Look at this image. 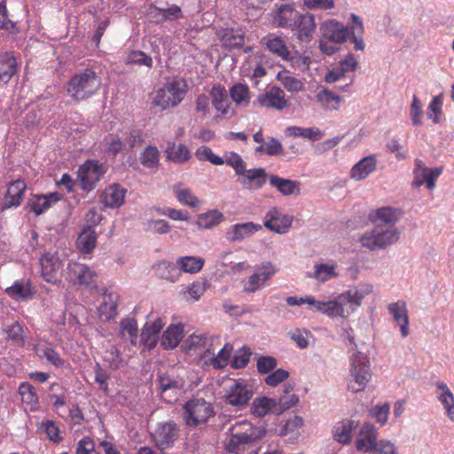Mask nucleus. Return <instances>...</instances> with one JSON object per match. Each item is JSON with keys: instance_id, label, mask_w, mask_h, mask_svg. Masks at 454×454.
I'll list each match as a JSON object with an SVG mask.
<instances>
[{"instance_id": "obj_11", "label": "nucleus", "mask_w": 454, "mask_h": 454, "mask_svg": "<svg viewBox=\"0 0 454 454\" xmlns=\"http://www.w3.org/2000/svg\"><path fill=\"white\" fill-rule=\"evenodd\" d=\"M241 424L249 427V432L247 430L243 433L232 434L229 442L226 445V450L229 453H238L241 445L252 443L258 439L262 438L266 434L265 428L254 427L250 423L243 421Z\"/></svg>"}, {"instance_id": "obj_6", "label": "nucleus", "mask_w": 454, "mask_h": 454, "mask_svg": "<svg viewBox=\"0 0 454 454\" xmlns=\"http://www.w3.org/2000/svg\"><path fill=\"white\" fill-rule=\"evenodd\" d=\"M107 171V167L98 160H86L78 168L77 178L84 192L94 190Z\"/></svg>"}, {"instance_id": "obj_18", "label": "nucleus", "mask_w": 454, "mask_h": 454, "mask_svg": "<svg viewBox=\"0 0 454 454\" xmlns=\"http://www.w3.org/2000/svg\"><path fill=\"white\" fill-rule=\"evenodd\" d=\"M26 189L27 184L24 180L17 179L12 182L8 186L6 194L1 205V210L4 211L12 207L20 206L23 200Z\"/></svg>"}, {"instance_id": "obj_45", "label": "nucleus", "mask_w": 454, "mask_h": 454, "mask_svg": "<svg viewBox=\"0 0 454 454\" xmlns=\"http://www.w3.org/2000/svg\"><path fill=\"white\" fill-rule=\"evenodd\" d=\"M264 40H266L265 44L270 51L281 57L283 59H288L290 51L284 40L278 36L268 37L264 38Z\"/></svg>"}, {"instance_id": "obj_25", "label": "nucleus", "mask_w": 454, "mask_h": 454, "mask_svg": "<svg viewBox=\"0 0 454 454\" xmlns=\"http://www.w3.org/2000/svg\"><path fill=\"white\" fill-rule=\"evenodd\" d=\"M299 12L292 4H281L273 16V23L278 27L292 28L295 25Z\"/></svg>"}, {"instance_id": "obj_47", "label": "nucleus", "mask_w": 454, "mask_h": 454, "mask_svg": "<svg viewBox=\"0 0 454 454\" xmlns=\"http://www.w3.org/2000/svg\"><path fill=\"white\" fill-rule=\"evenodd\" d=\"M289 134L296 137L309 138L317 141L322 137V132L318 128H301L293 126L288 128Z\"/></svg>"}, {"instance_id": "obj_15", "label": "nucleus", "mask_w": 454, "mask_h": 454, "mask_svg": "<svg viewBox=\"0 0 454 454\" xmlns=\"http://www.w3.org/2000/svg\"><path fill=\"white\" fill-rule=\"evenodd\" d=\"M378 430L376 427L369 422H365L360 427L355 446L359 452H369L377 443Z\"/></svg>"}, {"instance_id": "obj_64", "label": "nucleus", "mask_w": 454, "mask_h": 454, "mask_svg": "<svg viewBox=\"0 0 454 454\" xmlns=\"http://www.w3.org/2000/svg\"><path fill=\"white\" fill-rule=\"evenodd\" d=\"M75 454H99L95 450V442L90 436L82 437L77 443Z\"/></svg>"}, {"instance_id": "obj_56", "label": "nucleus", "mask_w": 454, "mask_h": 454, "mask_svg": "<svg viewBox=\"0 0 454 454\" xmlns=\"http://www.w3.org/2000/svg\"><path fill=\"white\" fill-rule=\"evenodd\" d=\"M175 194L177 200L183 205L196 207L200 203L199 199L190 189H175Z\"/></svg>"}, {"instance_id": "obj_4", "label": "nucleus", "mask_w": 454, "mask_h": 454, "mask_svg": "<svg viewBox=\"0 0 454 454\" xmlns=\"http://www.w3.org/2000/svg\"><path fill=\"white\" fill-rule=\"evenodd\" d=\"M215 415L214 407L203 398H195L187 401L183 406V419L189 427H197L207 422Z\"/></svg>"}, {"instance_id": "obj_42", "label": "nucleus", "mask_w": 454, "mask_h": 454, "mask_svg": "<svg viewBox=\"0 0 454 454\" xmlns=\"http://www.w3.org/2000/svg\"><path fill=\"white\" fill-rule=\"evenodd\" d=\"M211 96L214 107L222 114H226L229 106L226 90L221 86H214L211 90Z\"/></svg>"}, {"instance_id": "obj_19", "label": "nucleus", "mask_w": 454, "mask_h": 454, "mask_svg": "<svg viewBox=\"0 0 454 454\" xmlns=\"http://www.w3.org/2000/svg\"><path fill=\"white\" fill-rule=\"evenodd\" d=\"M238 181L247 189L259 190L267 182V173L263 168H255L245 170L243 174L239 175Z\"/></svg>"}, {"instance_id": "obj_39", "label": "nucleus", "mask_w": 454, "mask_h": 454, "mask_svg": "<svg viewBox=\"0 0 454 454\" xmlns=\"http://www.w3.org/2000/svg\"><path fill=\"white\" fill-rule=\"evenodd\" d=\"M224 220V215L218 209H211L206 213L200 214L196 224L200 229H212Z\"/></svg>"}, {"instance_id": "obj_54", "label": "nucleus", "mask_w": 454, "mask_h": 454, "mask_svg": "<svg viewBox=\"0 0 454 454\" xmlns=\"http://www.w3.org/2000/svg\"><path fill=\"white\" fill-rule=\"evenodd\" d=\"M38 429L43 431L49 440L53 442L59 443L62 441V437L59 435V428L52 420L46 419L42 421Z\"/></svg>"}, {"instance_id": "obj_9", "label": "nucleus", "mask_w": 454, "mask_h": 454, "mask_svg": "<svg viewBox=\"0 0 454 454\" xmlns=\"http://www.w3.org/2000/svg\"><path fill=\"white\" fill-rule=\"evenodd\" d=\"M442 171V167L428 168L421 160L416 159L414 160L413 168L414 180L411 185L412 187L418 188L426 184L427 189L433 190L435 187L436 179L441 176Z\"/></svg>"}, {"instance_id": "obj_50", "label": "nucleus", "mask_w": 454, "mask_h": 454, "mask_svg": "<svg viewBox=\"0 0 454 454\" xmlns=\"http://www.w3.org/2000/svg\"><path fill=\"white\" fill-rule=\"evenodd\" d=\"M0 30H5L10 34H17L19 29L16 23L8 18V12L5 1L0 2Z\"/></svg>"}, {"instance_id": "obj_57", "label": "nucleus", "mask_w": 454, "mask_h": 454, "mask_svg": "<svg viewBox=\"0 0 454 454\" xmlns=\"http://www.w3.org/2000/svg\"><path fill=\"white\" fill-rule=\"evenodd\" d=\"M442 95L434 97L427 106V116L429 119H432L433 122L435 124L441 121L440 115L442 114Z\"/></svg>"}, {"instance_id": "obj_7", "label": "nucleus", "mask_w": 454, "mask_h": 454, "mask_svg": "<svg viewBox=\"0 0 454 454\" xmlns=\"http://www.w3.org/2000/svg\"><path fill=\"white\" fill-rule=\"evenodd\" d=\"M180 431L179 425L172 419L159 422L152 434V439L157 449L163 451L175 445L180 436Z\"/></svg>"}, {"instance_id": "obj_13", "label": "nucleus", "mask_w": 454, "mask_h": 454, "mask_svg": "<svg viewBox=\"0 0 454 454\" xmlns=\"http://www.w3.org/2000/svg\"><path fill=\"white\" fill-rule=\"evenodd\" d=\"M323 38L335 43H342L351 37V31L341 22L336 20H328L320 26Z\"/></svg>"}, {"instance_id": "obj_43", "label": "nucleus", "mask_w": 454, "mask_h": 454, "mask_svg": "<svg viewBox=\"0 0 454 454\" xmlns=\"http://www.w3.org/2000/svg\"><path fill=\"white\" fill-rule=\"evenodd\" d=\"M160 152L156 146L148 145L140 153V163L147 168H155L160 163Z\"/></svg>"}, {"instance_id": "obj_44", "label": "nucleus", "mask_w": 454, "mask_h": 454, "mask_svg": "<svg viewBox=\"0 0 454 454\" xmlns=\"http://www.w3.org/2000/svg\"><path fill=\"white\" fill-rule=\"evenodd\" d=\"M118 134L121 140L125 141V147L129 146L130 150L139 146L144 142L143 134L140 129H124Z\"/></svg>"}, {"instance_id": "obj_53", "label": "nucleus", "mask_w": 454, "mask_h": 454, "mask_svg": "<svg viewBox=\"0 0 454 454\" xmlns=\"http://www.w3.org/2000/svg\"><path fill=\"white\" fill-rule=\"evenodd\" d=\"M195 155L199 160H207L216 166H220L224 163V160L222 157L214 154L212 149L207 146L199 147L195 152Z\"/></svg>"}, {"instance_id": "obj_8", "label": "nucleus", "mask_w": 454, "mask_h": 454, "mask_svg": "<svg viewBox=\"0 0 454 454\" xmlns=\"http://www.w3.org/2000/svg\"><path fill=\"white\" fill-rule=\"evenodd\" d=\"M253 395L252 385L242 380H234L223 398L226 404L235 407L237 411H242L248 405Z\"/></svg>"}, {"instance_id": "obj_46", "label": "nucleus", "mask_w": 454, "mask_h": 454, "mask_svg": "<svg viewBox=\"0 0 454 454\" xmlns=\"http://www.w3.org/2000/svg\"><path fill=\"white\" fill-rule=\"evenodd\" d=\"M278 80L281 82L286 90L290 92H299L303 90V82L289 74L288 71H281L277 75Z\"/></svg>"}, {"instance_id": "obj_5", "label": "nucleus", "mask_w": 454, "mask_h": 454, "mask_svg": "<svg viewBox=\"0 0 454 454\" xmlns=\"http://www.w3.org/2000/svg\"><path fill=\"white\" fill-rule=\"evenodd\" d=\"M350 365V375L354 380L348 382V388L353 393L361 392L372 377L369 359L365 354L357 351L351 356Z\"/></svg>"}, {"instance_id": "obj_38", "label": "nucleus", "mask_w": 454, "mask_h": 454, "mask_svg": "<svg viewBox=\"0 0 454 454\" xmlns=\"http://www.w3.org/2000/svg\"><path fill=\"white\" fill-rule=\"evenodd\" d=\"M137 323L133 317H126L120 322V336L123 340H129L130 344L137 346Z\"/></svg>"}, {"instance_id": "obj_37", "label": "nucleus", "mask_w": 454, "mask_h": 454, "mask_svg": "<svg viewBox=\"0 0 454 454\" xmlns=\"http://www.w3.org/2000/svg\"><path fill=\"white\" fill-rule=\"evenodd\" d=\"M17 72V61L15 57L5 52L0 56V82L7 83Z\"/></svg>"}, {"instance_id": "obj_31", "label": "nucleus", "mask_w": 454, "mask_h": 454, "mask_svg": "<svg viewBox=\"0 0 454 454\" xmlns=\"http://www.w3.org/2000/svg\"><path fill=\"white\" fill-rule=\"evenodd\" d=\"M269 183L285 196L300 193L301 184L297 180L286 179L276 175H271L269 178Z\"/></svg>"}, {"instance_id": "obj_24", "label": "nucleus", "mask_w": 454, "mask_h": 454, "mask_svg": "<svg viewBox=\"0 0 454 454\" xmlns=\"http://www.w3.org/2000/svg\"><path fill=\"white\" fill-rule=\"evenodd\" d=\"M358 427V421L343 419L337 422L333 429V439L342 444H349L352 442L354 432Z\"/></svg>"}, {"instance_id": "obj_28", "label": "nucleus", "mask_w": 454, "mask_h": 454, "mask_svg": "<svg viewBox=\"0 0 454 454\" xmlns=\"http://www.w3.org/2000/svg\"><path fill=\"white\" fill-rule=\"evenodd\" d=\"M97 240L98 235L94 228L91 225H86L79 233L76 240V246L82 254H88L94 250Z\"/></svg>"}, {"instance_id": "obj_33", "label": "nucleus", "mask_w": 454, "mask_h": 454, "mask_svg": "<svg viewBox=\"0 0 454 454\" xmlns=\"http://www.w3.org/2000/svg\"><path fill=\"white\" fill-rule=\"evenodd\" d=\"M250 411L257 418H262L270 412L277 414V399L267 396L257 397L253 401Z\"/></svg>"}, {"instance_id": "obj_55", "label": "nucleus", "mask_w": 454, "mask_h": 454, "mask_svg": "<svg viewBox=\"0 0 454 454\" xmlns=\"http://www.w3.org/2000/svg\"><path fill=\"white\" fill-rule=\"evenodd\" d=\"M317 305V311L326 314L329 317H338L343 314V308L338 301H320Z\"/></svg>"}, {"instance_id": "obj_58", "label": "nucleus", "mask_w": 454, "mask_h": 454, "mask_svg": "<svg viewBox=\"0 0 454 454\" xmlns=\"http://www.w3.org/2000/svg\"><path fill=\"white\" fill-rule=\"evenodd\" d=\"M390 405L387 403L377 404L369 410V415L380 424L384 425L388 419Z\"/></svg>"}, {"instance_id": "obj_26", "label": "nucleus", "mask_w": 454, "mask_h": 454, "mask_svg": "<svg viewBox=\"0 0 454 454\" xmlns=\"http://www.w3.org/2000/svg\"><path fill=\"white\" fill-rule=\"evenodd\" d=\"M34 351L41 361H45L56 368L65 365V359L48 343H37L34 346Z\"/></svg>"}, {"instance_id": "obj_51", "label": "nucleus", "mask_w": 454, "mask_h": 454, "mask_svg": "<svg viewBox=\"0 0 454 454\" xmlns=\"http://www.w3.org/2000/svg\"><path fill=\"white\" fill-rule=\"evenodd\" d=\"M303 424V419L301 416L294 415L293 418L287 419L284 424L280 425L278 434L280 436H286L288 434L294 433L302 427Z\"/></svg>"}, {"instance_id": "obj_60", "label": "nucleus", "mask_w": 454, "mask_h": 454, "mask_svg": "<svg viewBox=\"0 0 454 454\" xmlns=\"http://www.w3.org/2000/svg\"><path fill=\"white\" fill-rule=\"evenodd\" d=\"M371 286H366L364 289H359L356 286H353L346 291L344 295L348 302L360 305L364 296L371 293Z\"/></svg>"}, {"instance_id": "obj_36", "label": "nucleus", "mask_w": 454, "mask_h": 454, "mask_svg": "<svg viewBox=\"0 0 454 454\" xmlns=\"http://www.w3.org/2000/svg\"><path fill=\"white\" fill-rule=\"evenodd\" d=\"M153 269L158 278L171 283L176 282L181 276L176 263L175 264L168 261H161L155 263Z\"/></svg>"}, {"instance_id": "obj_16", "label": "nucleus", "mask_w": 454, "mask_h": 454, "mask_svg": "<svg viewBox=\"0 0 454 454\" xmlns=\"http://www.w3.org/2000/svg\"><path fill=\"white\" fill-rule=\"evenodd\" d=\"M262 229L261 224L253 222L235 223L226 231V239L231 243L241 242L252 237L254 233Z\"/></svg>"}, {"instance_id": "obj_63", "label": "nucleus", "mask_w": 454, "mask_h": 454, "mask_svg": "<svg viewBox=\"0 0 454 454\" xmlns=\"http://www.w3.org/2000/svg\"><path fill=\"white\" fill-rule=\"evenodd\" d=\"M368 454H399L396 446L388 440H380Z\"/></svg>"}, {"instance_id": "obj_21", "label": "nucleus", "mask_w": 454, "mask_h": 454, "mask_svg": "<svg viewBox=\"0 0 454 454\" xmlns=\"http://www.w3.org/2000/svg\"><path fill=\"white\" fill-rule=\"evenodd\" d=\"M387 310L395 322L399 325L402 336L403 338L407 337L410 333V329L406 302L402 300L392 302L388 304Z\"/></svg>"}, {"instance_id": "obj_12", "label": "nucleus", "mask_w": 454, "mask_h": 454, "mask_svg": "<svg viewBox=\"0 0 454 454\" xmlns=\"http://www.w3.org/2000/svg\"><path fill=\"white\" fill-rule=\"evenodd\" d=\"M294 217L284 214L278 207L270 208L265 215L263 226L275 233L286 234L289 231Z\"/></svg>"}, {"instance_id": "obj_52", "label": "nucleus", "mask_w": 454, "mask_h": 454, "mask_svg": "<svg viewBox=\"0 0 454 454\" xmlns=\"http://www.w3.org/2000/svg\"><path fill=\"white\" fill-rule=\"evenodd\" d=\"M252 352L249 348L242 347L239 349L232 360L231 361V366L234 369H242L247 365L250 361Z\"/></svg>"}, {"instance_id": "obj_35", "label": "nucleus", "mask_w": 454, "mask_h": 454, "mask_svg": "<svg viewBox=\"0 0 454 454\" xmlns=\"http://www.w3.org/2000/svg\"><path fill=\"white\" fill-rule=\"evenodd\" d=\"M182 325H170L161 336L160 345L164 349H172L178 346L184 335Z\"/></svg>"}, {"instance_id": "obj_2", "label": "nucleus", "mask_w": 454, "mask_h": 454, "mask_svg": "<svg viewBox=\"0 0 454 454\" xmlns=\"http://www.w3.org/2000/svg\"><path fill=\"white\" fill-rule=\"evenodd\" d=\"M187 90L188 85L185 80L177 77L173 78L156 90L153 103L162 110L176 107L184 98Z\"/></svg>"}, {"instance_id": "obj_62", "label": "nucleus", "mask_w": 454, "mask_h": 454, "mask_svg": "<svg viewBox=\"0 0 454 454\" xmlns=\"http://www.w3.org/2000/svg\"><path fill=\"white\" fill-rule=\"evenodd\" d=\"M299 403V397L295 394L281 395L277 400V414H281L285 411L295 406Z\"/></svg>"}, {"instance_id": "obj_20", "label": "nucleus", "mask_w": 454, "mask_h": 454, "mask_svg": "<svg viewBox=\"0 0 454 454\" xmlns=\"http://www.w3.org/2000/svg\"><path fill=\"white\" fill-rule=\"evenodd\" d=\"M257 102L262 106L277 110H282L288 106L284 90L277 86H273L265 93L258 95Z\"/></svg>"}, {"instance_id": "obj_17", "label": "nucleus", "mask_w": 454, "mask_h": 454, "mask_svg": "<svg viewBox=\"0 0 454 454\" xmlns=\"http://www.w3.org/2000/svg\"><path fill=\"white\" fill-rule=\"evenodd\" d=\"M403 213L398 208L391 207H382L369 215L370 221L374 224H381L386 227H394V225L400 220Z\"/></svg>"}, {"instance_id": "obj_32", "label": "nucleus", "mask_w": 454, "mask_h": 454, "mask_svg": "<svg viewBox=\"0 0 454 454\" xmlns=\"http://www.w3.org/2000/svg\"><path fill=\"white\" fill-rule=\"evenodd\" d=\"M165 154L168 160L178 164L188 161L192 157V154L185 145H176L174 142H168L165 149Z\"/></svg>"}, {"instance_id": "obj_14", "label": "nucleus", "mask_w": 454, "mask_h": 454, "mask_svg": "<svg viewBox=\"0 0 454 454\" xmlns=\"http://www.w3.org/2000/svg\"><path fill=\"white\" fill-rule=\"evenodd\" d=\"M41 276L46 282L57 284L60 281L62 262L59 257L43 254L40 258Z\"/></svg>"}, {"instance_id": "obj_49", "label": "nucleus", "mask_w": 454, "mask_h": 454, "mask_svg": "<svg viewBox=\"0 0 454 454\" xmlns=\"http://www.w3.org/2000/svg\"><path fill=\"white\" fill-rule=\"evenodd\" d=\"M99 317L103 321H110L117 314V303L109 296L108 301L105 300L98 309Z\"/></svg>"}, {"instance_id": "obj_10", "label": "nucleus", "mask_w": 454, "mask_h": 454, "mask_svg": "<svg viewBox=\"0 0 454 454\" xmlns=\"http://www.w3.org/2000/svg\"><path fill=\"white\" fill-rule=\"evenodd\" d=\"M97 273L88 265L70 261L66 269V279L80 286H90L95 283Z\"/></svg>"}, {"instance_id": "obj_27", "label": "nucleus", "mask_w": 454, "mask_h": 454, "mask_svg": "<svg viewBox=\"0 0 454 454\" xmlns=\"http://www.w3.org/2000/svg\"><path fill=\"white\" fill-rule=\"evenodd\" d=\"M59 192H53L47 194L33 195L30 198V211L39 215L46 212L53 204L60 200Z\"/></svg>"}, {"instance_id": "obj_48", "label": "nucleus", "mask_w": 454, "mask_h": 454, "mask_svg": "<svg viewBox=\"0 0 454 454\" xmlns=\"http://www.w3.org/2000/svg\"><path fill=\"white\" fill-rule=\"evenodd\" d=\"M230 95L232 100L240 105L249 102V88L247 84L236 83L230 89Z\"/></svg>"}, {"instance_id": "obj_1", "label": "nucleus", "mask_w": 454, "mask_h": 454, "mask_svg": "<svg viewBox=\"0 0 454 454\" xmlns=\"http://www.w3.org/2000/svg\"><path fill=\"white\" fill-rule=\"evenodd\" d=\"M102 79L91 68L76 71L67 82V93L75 101L90 98L100 89Z\"/></svg>"}, {"instance_id": "obj_22", "label": "nucleus", "mask_w": 454, "mask_h": 454, "mask_svg": "<svg viewBox=\"0 0 454 454\" xmlns=\"http://www.w3.org/2000/svg\"><path fill=\"white\" fill-rule=\"evenodd\" d=\"M127 190L119 184H113L107 186L101 197L100 201L105 207L119 208L125 201Z\"/></svg>"}, {"instance_id": "obj_40", "label": "nucleus", "mask_w": 454, "mask_h": 454, "mask_svg": "<svg viewBox=\"0 0 454 454\" xmlns=\"http://www.w3.org/2000/svg\"><path fill=\"white\" fill-rule=\"evenodd\" d=\"M205 260L196 256H180L176 259V265L179 271L194 274L199 272L204 266Z\"/></svg>"}, {"instance_id": "obj_23", "label": "nucleus", "mask_w": 454, "mask_h": 454, "mask_svg": "<svg viewBox=\"0 0 454 454\" xmlns=\"http://www.w3.org/2000/svg\"><path fill=\"white\" fill-rule=\"evenodd\" d=\"M316 28L315 18L310 13L300 14L292 27L296 31L297 37L301 42H309Z\"/></svg>"}, {"instance_id": "obj_34", "label": "nucleus", "mask_w": 454, "mask_h": 454, "mask_svg": "<svg viewBox=\"0 0 454 454\" xmlns=\"http://www.w3.org/2000/svg\"><path fill=\"white\" fill-rule=\"evenodd\" d=\"M436 396L446 410L448 418L454 421V395L449 387L442 381L436 383Z\"/></svg>"}, {"instance_id": "obj_3", "label": "nucleus", "mask_w": 454, "mask_h": 454, "mask_svg": "<svg viewBox=\"0 0 454 454\" xmlns=\"http://www.w3.org/2000/svg\"><path fill=\"white\" fill-rule=\"evenodd\" d=\"M400 231L395 227L375 225L373 229L365 231L360 238L362 247L371 251L382 250L396 243Z\"/></svg>"}, {"instance_id": "obj_41", "label": "nucleus", "mask_w": 454, "mask_h": 454, "mask_svg": "<svg viewBox=\"0 0 454 454\" xmlns=\"http://www.w3.org/2000/svg\"><path fill=\"white\" fill-rule=\"evenodd\" d=\"M150 13L153 11L160 12V17L157 19V22H164L167 20H176L183 18V12L181 8L176 4H172L168 8H160L154 4L149 6Z\"/></svg>"}, {"instance_id": "obj_30", "label": "nucleus", "mask_w": 454, "mask_h": 454, "mask_svg": "<svg viewBox=\"0 0 454 454\" xmlns=\"http://www.w3.org/2000/svg\"><path fill=\"white\" fill-rule=\"evenodd\" d=\"M163 327L160 318H157L151 325H145L140 334V342L149 349L155 348L158 340V334Z\"/></svg>"}, {"instance_id": "obj_59", "label": "nucleus", "mask_w": 454, "mask_h": 454, "mask_svg": "<svg viewBox=\"0 0 454 454\" xmlns=\"http://www.w3.org/2000/svg\"><path fill=\"white\" fill-rule=\"evenodd\" d=\"M206 290V282L204 280H196L186 287L184 294L187 295V298L198 301L204 294Z\"/></svg>"}, {"instance_id": "obj_29", "label": "nucleus", "mask_w": 454, "mask_h": 454, "mask_svg": "<svg viewBox=\"0 0 454 454\" xmlns=\"http://www.w3.org/2000/svg\"><path fill=\"white\" fill-rule=\"evenodd\" d=\"M377 160L374 155H369L361 159L350 170V177L360 181L365 179L376 169Z\"/></svg>"}, {"instance_id": "obj_61", "label": "nucleus", "mask_w": 454, "mask_h": 454, "mask_svg": "<svg viewBox=\"0 0 454 454\" xmlns=\"http://www.w3.org/2000/svg\"><path fill=\"white\" fill-rule=\"evenodd\" d=\"M128 62L137 66L153 67V59L142 51H133L128 56Z\"/></svg>"}]
</instances>
